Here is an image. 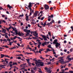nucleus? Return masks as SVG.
Here are the masks:
<instances>
[{
    "label": "nucleus",
    "instance_id": "f257e3e1",
    "mask_svg": "<svg viewBox=\"0 0 73 73\" xmlns=\"http://www.w3.org/2000/svg\"><path fill=\"white\" fill-rule=\"evenodd\" d=\"M12 29H13V31H14L16 33V35L17 36V35H18L19 36H23V35H24V34L23 33L21 34V33H20V32H19L18 33L17 32H18L17 31V30H15V28H13V27H11Z\"/></svg>",
    "mask_w": 73,
    "mask_h": 73
},
{
    "label": "nucleus",
    "instance_id": "f03ea898",
    "mask_svg": "<svg viewBox=\"0 0 73 73\" xmlns=\"http://www.w3.org/2000/svg\"><path fill=\"white\" fill-rule=\"evenodd\" d=\"M31 33H34L33 35L34 36H35V37H33V39H37L38 38L36 37H38V33L36 32H33V31H31Z\"/></svg>",
    "mask_w": 73,
    "mask_h": 73
},
{
    "label": "nucleus",
    "instance_id": "7ed1b4c3",
    "mask_svg": "<svg viewBox=\"0 0 73 73\" xmlns=\"http://www.w3.org/2000/svg\"><path fill=\"white\" fill-rule=\"evenodd\" d=\"M44 66V63L42 62H38L36 65H35V66Z\"/></svg>",
    "mask_w": 73,
    "mask_h": 73
},
{
    "label": "nucleus",
    "instance_id": "20e7f679",
    "mask_svg": "<svg viewBox=\"0 0 73 73\" xmlns=\"http://www.w3.org/2000/svg\"><path fill=\"white\" fill-rule=\"evenodd\" d=\"M41 36L42 37L44 41H47V38L48 39H49V37L48 36H44L43 35H41Z\"/></svg>",
    "mask_w": 73,
    "mask_h": 73
},
{
    "label": "nucleus",
    "instance_id": "39448f33",
    "mask_svg": "<svg viewBox=\"0 0 73 73\" xmlns=\"http://www.w3.org/2000/svg\"><path fill=\"white\" fill-rule=\"evenodd\" d=\"M32 3H31L30 2L28 7H26V8L29 9H30V10H31V9H31V7H32Z\"/></svg>",
    "mask_w": 73,
    "mask_h": 73
},
{
    "label": "nucleus",
    "instance_id": "423d86ee",
    "mask_svg": "<svg viewBox=\"0 0 73 73\" xmlns=\"http://www.w3.org/2000/svg\"><path fill=\"white\" fill-rule=\"evenodd\" d=\"M70 56H71V55L68 56H67V58H66V59H68V61H71V60H73V57L70 58Z\"/></svg>",
    "mask_w": 73,
    "mask_h": 73
},
{
    "label": "nucleus",
    "instance_id": "0eeeda50",
    "mask_svg": "<svg viewBox=\"0 0 73 73\" xmlns=\"http://www.w3.org/2000/svg\"><path fill=\"white\" fill-rule=\"evenodd\" d=\"M26 60L27 61V63L29 64V66H31V63L30 62H29V61H30V59H26Z\"/></svg>",
    "mask_w": 73,
    "mask_h": 73
},
{
    "label": "nucleus",
    "instance_id": "6e6552de",
    "mask_svg": "<svg viewBox=\"0 0 73 73\" xmlns=\"http://www.w3.org/2000/svg\"><path fill=\"white\" fill-rule=\"evenodd\" d=\"M52 17H53V15H51L50 16H48V18L49 19H48V21H50L51 20V19H50V18H52Z\"/></svg>",
    "mask_w": 73,
    "mask_h": 73
},
{
    "label": "nucleus",
    "instance_id": "1a4fd4ad",
    "mask_svg": "<svg viewBox=\"0 0 73 73\" xmlns=\"http://www.w3.org/2000/svg\"><path fill=\"white\" fill-rule=\"evenodd\" d=\"M59 62H60V63H61L62 64H64V59H59Z\"/></svg>",
    "mask_w": 73,
    "mask_h": 73
},
{
    "label": "nucleus",
    "instance_id": "9d476101",
    "mask_svg": "<svg viewBox=\"0 0 73 73\" xmlns=\"http://www.w3.org/2000/svg\"><path fill=\"white\" fill-rule=\"evenodd\" d=\"M44 69L46 70V72H51V73H52V70H50V69H48L47 67H45Z\"/></svg>",
    "mask_w": 73,
    "mask_h": 73
},
{
    "label": "nucleus",
    "instance_id": "9b49d317",
    "mask_svg": "<svg viewBox=\"0 0 73 73\" xmlns=\"http://www.w3.org/2000/svg\"><path fill=\"white\" fill-rule=\"evenodd\" d=\"M33 61H35V63L36 65L38 62V61H40V60H37L36 59V58H35L33 59Z\"/></svg>",
    "mask_w": 73,
    "mask_h": 73
},
{
    "label": "nucleus",
    "instance_id": "f8f14e48",
    "mask_svg": "<svg viewBox=\"0 0 73 73\" xmlns=\"http://www.w3.org/2000/svg\"><path fill=\"white\" fill-rule=\"evenodd\" d=\"M23 31L24 32H26V33H29L31 32V31H30V30H28L25 29H23Z\"/></svg>",
    "mask_w": 73,
    "mask_h": 73
},
{
    "label": "nucleus",
    "instance_id": "ddd939ff",
    "mask_svg": "<svg viewBox=\"0 0 73 73\" xmlns=\"http://www.w3.org/2000/svg\"><path fill=\"white\" fill-rule=\"evenodd\" d=\"M44 8L46 10L48 9L49 8V6L47 5H45L44 6Z\"/></svg>",
    "mask_w": 73,
    "mask_h": 73
},
{
    "label": "nucleus",
    "instance_id": "4468645a",
    "mask_svg": "<svg viewBox=\"0 0 73 73\" xmlns=\"http://www.w3.org/2000/svg\"><path fill=\"white\" fill-rule=\"evenodd\" d=\"M38 13V11H36L34 13V16H33V18H34L35 17H36L37 15V13Z\"/></svg>",
    "mask_w": 73,
    "mask_h": 73
},
{
    "label": "nucleus",
    "instance_id": "2eb2a0df",
    "mask_svg": "<svg viewBox=\"0 0 73 73\" xmlns=\"http://www.w3.org/2000/svg\"><path fill=\"white\" fill-rule=\"evenodd\" d=\"M55 45V46H56V48H58V46H60V43H58V42H57V43H56Z\"/></svg>",
    "mask_w": 73,
    "mask_h": 73
},
{
    "label": "nucleus",
    "instance_id": "dca6fc26",
    "mask_svg": "<svg viewBox=\"0 0 73 73\" xmlns=\"http://www.w3.org/2000/svg\"><path fill=\"white\" fill-rule=\"evenodd\" d=\"M7 6L9 8V9H11V8H13V7L9 5H8Z\"/></svg>",
    "mask_w": 73,
    "mask_h": 73
},
{
    "label": "nucleus",
    "instance_id": "f3484780",
    "mask_svg": "<svg viewBox=\"0 0 73 73\" xmlns=\"http://www.w3.org/2000/svg\"><path fill=\"white\" fill-rule=\"evenodd\" d=\"M47 44V42H44L42 44V45L43 46H45V45H46Z\"/></svg>",
    "mask_w": 73,
    "mask_h": 73
},
{
    "label": "nucleus",
    "instance_id": "a211bd4d",
    "mask_svg": "<svg viewBox=\"0 0 73 73\" xmlns=\"http://www.w3.org/2000/svg\"><path fill=\"white\" fill-rule=\"evenodd\" d=\"M57 40L55 39L54 40V42H53V44H56V43H57Z\"/></svg>",
    "mask_w": 73,
    "mask_h": 73
},
{
    "label": "nucleus",
    "instance_id": "6ab92c4d",
    "mask_svg": "<svg viewBox=\"0 0 73 73\" xmlns=\"http://www.w3.org/2000/svg\"><path fill=\"white\" fill-rule=\"evenodd\" d=\"M62 72H60L59 73H64V72H65V70L64 69H62L61 70Z\"/></svg>",
    "mask_w": 73,
    "mask_h": 73
},
{
    "label": "nucleus",
    "instance_id": "aec40b11",
    "mask_svg": "<svg viewBox=\"0 0 73 73\" xmlns=\"http://www.w3.org/2000/svg\"><path fill=\"white\" fill-rule=\"evenodd\" d=\"M0 56H1V58H3L5 56V55L1 54Z\"/></svg>",
    "mask_w": 73,
    "mask_h": 73
},
{
    "label": "nucleus",
    "instance_id": "412c9836",
    "mask_svg": "<svg viewBox=\"0 0 73 73\" xmlns=\"http://www.w3.org/2000/svg\"><path fill=\"white\" fill-rule=\"evenodd\" d=\"M26 20H27V21H29V19H28V18H29V17H28V16H26Z\"/></svg>",
    "mask_w": 73,
    "mask_h": 73
},
{
    "label": "nucleus",
    "instance_id": "4be33fe9",
    "mask_svg": "<svg viewBox=\"0 0 73 73\" xmlns=\"http://www.w3.org/2000/svg\"><path fill=\"white\" fill-rule=\"evenodd\" d=\"M23 65H24L23 66V68H21V69H22L23 70H24V69H25V66H24L25 65V64H23Z\"/></svg>",
    "mask_w": 73,
    "mask_h": 73
},
{
    "label": "nucleus",
    "instance_id": "5701e85b",
    "mask_svg": "<svg viewBox=\"0 0 73 73\" xmlns=\"http://www.w3.org/2000/svg\"><path fill=\"white\" fill-rule=\"evenodd\" d=\"M25 54H27V55H28V54H33L32 53H29L28 52H25Z\"/></svg>",
    "mask_w": 73,
    "mask_h": 73
},
{
    "label": "nucleus",
    "instance_id": "b1692460",
    "mask_svg": "<svg viewBox=\"0 0 73 73\" xmlns=\"http://www.w3.org/2000/svg\"><path fill=\"white\" fill-rule=\"evenodd\" d=\"M5 60H4V62H6V64H7L8 62L7 61V59H5Z\"/></svg>",
    "mask_w": 73,
    "mask_h": 73
},
{
    "label": "nucleus",
    "instance_id": "393cba45",
    "mask_svg": "<svg viewBox=\"0 0 73 73\" xmlns=\"http://www.w3.org/2000/svg\"><path fill=\"white\" fill-rule=\"evenodd\" d=\"M5 38H8V35H7L6 34L5 35Z\"/></svg>",
    "mask_w": 73,
    "mask_h": 73
},
{
    "label": "nucleus",
    "instance_id": "a878e982",
    "mask_svg": "<svg viewBox=\"0 0 73 73\" xmlns=\"http://www.w3.org/2000/svg\"><path fill=\"white\" fill-rule=\"evenodd\" d=\"M2 9H3V10H5V11H6V9H3V8H2L1 7H0V10H2Z\"/></svg>",
    "mask_w": 73,
    "mask_h": 73
},
{
    "label": "nucleus",
    "instance_id": "bb28decb",
    "mask_svg": "<svg viewBox=\"0 0 73 73\" xmlns=\"http://www.w3.org/2000/svg\"><path fill=\"white\" fill-rule=\"evenodd\" d=\"M24 16V15L22 14L21 15H20L19 16V17H23Z\"/></svg>",
    "mask_w": 73,
    "mask_h": 73
},
{
    "label": "nucleus",
    "instance_id": "cd10ccee",
    "mask_svg": "<svg viewBox=\"0 0 73 73\" xmlns=\"http://www.w3.org/2000/svg\"><path fill=\"white\" fill-rule=\"evenodd\" d=\"M51 24H52V23H50H50H47L46 25H51Z\"/></svg>",
    "mask_w": 73,
    "mask_h": 73
},
{
    "label": "nucleus",
    "instance_id": "c85d7f7f",
    "mask_svg": "<svg viewBox=\"0 0 73 73\" xmlns=\"http://www.w3.org/2000/svg\"><path fill=\"white\" fill-rule=\"evenodd\" d=\"M5 57H8V58H10V56H8V55H5Z\"/></svg>",
    "mask_w": 73,
    "mask_h": 73
},
{
    "label": "nucleus",
    "instance_id": "c756f323",
    "mask_svg": "<svg viewBox=\"0 0 73 73\" xmlns=\"http://www.w3.org/2000/svg\"><path fill=\"white\" fill-rule=\"evenodd\" d=\"M61 27V26L60 25H57L56 26V28H59V27Z\"/></svg>",
    "mask_w": 73,
    "mask_h": 73
},
{
    "label": "nucleus",
    "instance_id": "7c9ffc66",
    "mask_svg": "<svg viewBox=\"0 0 73 73\" xmlns=\"http://www.w3.org/2000/svg\"><path fill=\"white\" fill-rule=\"evenodd\" d=\"M18 37L15 36L13 38V39H14V40H15V39H16V38H18Z\"/></svg>",
    "mask_w": 73,
    "mask_h": 73
},
{
    "label": "nucleus",
    "instance_id": "2f4dec72",
    "mask_svg": "<svg viewBox=\"0 0 73 73\" xmlns=\"http://www.w3.org/2000/svg\"><path fill=\"white\" fill-rule=\"evenodd\" d=\"M30 12H31V13H30L29 16H31V15H32V9H31V10H30Z\"/></svg>",
    "mask_w": 73,
    "mask_h": 73
},
{
    "label": "nucleus",
    "instance_id": "473e14b6",
    "mask_svg": "<svg viewBox=\"0 0 73 73\" xmlns=\"http://www.w3.org/2000/svg\"><path fill=\"white\" fill-rule=\"evenodd\" d=\"M48 48H51V45L49 44L48 46Z\"/></svg>",
    "mask_w": 73,
    "mask_h": 73
},
{
    "label": "nucleus",
    "instance_id": "72a5a7b5",
    "mask_svg": "<svg viewBox=\"0 0 73 73\" xmlns=\"http://www.w3.org/2000/svg\"><path fill=\"white\" fill-rule=\"evenodd\" d=\"M2 29L3 32H6V30H5V29H4L3 28H2Z\"/></svg>",
    "mask_w": 73,
    "mask_h": 73
},
{
    "label": "nucleus",
    "instance_id": "f704fd0d",
    "mask_svg": "<svg viewBox=\"0 0 73 73\" xmlns=\"http://www.w3.org/2000/svg\"><path fill=\"white\" fill-rule=\"evenodd\" d=\"M48 35H49V36H51V33H50V32H49L48 33Z\"/></svg>",
    "mask_w": 73,
    "mask_h": 73
},
{
    "label": "nucleus",
    "instance_id": "c9c22d12",
    "mask_svg": "<svg viewBox=\"0 0 73 73\" xmlns=\"http://www.w3.org/2000/svg\"><path fill=\"white\" fill-rule=\"evenodd\" d=\"M46 25V23H44L43 25V27H45V25Z\"/></svg>",
    "mask_w": 73,
    "mask_h": 73
},
{
    "label": "nucleus",
    "instance_id": "e433bc0d",
    "mask_svg": "<svg viewBox=\"0 0 73 73\" xmlns=\"http://www.w3.org/2000/svg\"><path fill=\"white\" fill-rule=\"evenodd\" d=\"M17 65V63L16 62L13 63V65Z\"/></svg>",
    "mask_w": 73,
    "mask_h": 73
},
{
    "label": "nucleus",
    "instance_id": "4c0bfd02",
    "mask_svg": "<svg viewBox=\"0 0 73 73\" xmlns=\"http://www.w3.org/2000/svg\"><path fill=\"white\" fill-rule=\"evenodd\" d=\"M54 20H52L50 22V23H51V24H52V23H54Z\"/></svg>",
    "mask_w": 73,
    "mask_h": 73
},
{
    "label": "nucleus",
    "instance_id": "58836bf2",
    "mask_svg": "<svg viewBox=\"0 0 73 73\" xmlns=\"http://www.w3.org/2000/svg\"><path fill=\"white\" fill-rule=\"evenodd\" d=\"M31 72H32V73H35V72H34V71H33V70H31Z\"/></svg>",
    "mask_w": 73,
    "mask_h": 73
},
{
    "label": "nucleus",
    "instance_id": "ea45409f",
    "mask_svg": "<svg viewBox=\"0 0 73 73\" xmlns=\"http://www.w3.org/2000/svg\"><path fill=\"white\" fill-rule=\"evenodd\" d=\"M69 73H73V71H69Z\"/></svg>",
    "mask_w": 73,
    "mask_h": 73
},
{
    "label": "nucleus",
    "instance_id": "a19ab883",
    "mask_svg": "<svg viewBox=\"0 0 73 73\" xmlns=\"http://www.w3.org/2000/svg\"><path fill=\"white\" fill-rule=\"evenodd\" d=\"M38 27H40V28H41V26H40V24H37Z\"/></svg>",
    "mask_w": 73,
    "mask_h": 73
},
{
    "label": "nucleus",
    "instance_id": "79ce46f5",
    "mask_svg": "<svg viewBox=\"0 0 73 73\" xmlns=\"http://www.w3.org/2000/svg\"><path fill=\"white\" fill-rule=\"evenodd\" d=\"M16 47H13L11 48V49H16Z\"/></svg>",
    "mask_w": 73,
    "mask_h": 73
},
{
    "label": "nucleus",
    "instance_id": "37998d69",
    "mask_svg": "<svg viewBox=\"0 0 73 73\" xmlns=\"http://www.w3.org/2000/svg\"><path fill=\"white\" fill-rule=\"evenodd\" d=\"M40 58L41 59H42V60H44V58H43V57H41V56H40Z\"/></svg>",
    "mask_w": 73,
    "mask_h": 73
},
{
    "label": "nucleus",
    "instance_id": "c03bdc74",
    "mask_svg": "<svg viewBox=\"0 0 73 73\" xmlns=\"http://www.w3.org/2000/svg\"><path fill=\"white\" fill-rule=\"evenodd\" d=\"M36 41H38V42H40V41H41V40H40L39 39H37L36 40Z\"/></svg>",
    "mask_w": 73,
    "mask_h": 73
},
{
    "label": "nucleus",
    "instance_id": "a18cd8bd",
    "mask_svg": "<svg viewBox=\"0 0 73 73\" xmlns=\"http://www.w3.org/2000/svg\"><path fill=\"white\" fill-rule=\"evenodd\" d=\"M41 45H40V44H38V48H40V46Z\"/></svg>",
    "mask_w": 73,
    "mask_h": 73
},
{
    "label": "nucleus",
    "instance_id": "49530a36",
    "mask_svg": "<svg viewBox=\"0 0 73 73\" xmlns=\"http://www.w3.org/2000/svg\"><path fill=\"white\" fill-rule=\"evenodd\" d=\"M47 50H48V51H51V50H50V49H49V48H47L46 49Z\"/></svg>",
    "mask_w": 73,
    "mask_h": 73
},
{
    "label": "nucleus",
    "instance_id": "de8ad7c7",
    "mask_svg": "<svg viewBox=\"0 0 73 73\" xmlns=\"http://www.w3.org/2000/svg\"><path fill=\"white\" fill-rule=\"evenodd\" d=\"M38 38H40V39L41 40H42V41L43 40V38H41L40 37H39Z\"/></svg>",
    "mask_w": 73,
    "mask_h": 73
},
{
    "label": "nucleus",
    "instance_id": "09e8293b",
    "mask_svg": "<svg viewBox=\"0 0 73 73\" xmlns=\"http://www.w3.org/2000/svg\"><path fill=\"white\" fill-rule=\"evenodd\" d=\"M17 58L18 59V60H20V59H21V57H18Z\"/></svg>",
    "mask_w": 73,
    "mask_h": 73
},
{
    "label": "nucleus",
    "instance_id": "8fccbe9b",
    "mask_svg": "<svg viewBox=\"0 0 73 73\" xmlns=\"http://www.w3.org/2000/svg\"><path fill=\"white\" fill-rule=\"evenodd\" d=\"M2 22H3V23H6V21H5L3 20H1Z\"/></svg>",
    "mask_w": 73,
    "mask_h": 73
},
{
    "label": "nucleus",
    "instance_id": "3c124183",
    "mask_svg": "<svg viewBox=\"0 0 73 73\" xmlns=\"http://www.w3.org/2000/svg\"><path fill=\"white\" fill-rule=\"evenodd\" d=\"M44 19V17H42L41 18V20H43Z\"/></svg>",
    "mask_w": 73,
    "mask_h": 73
},
{
    "label": "nucleus",
    "instance_id": "603ef678",
    "mask_svg": "<svg viewBox=\"0 0 73 73\" xmlns=\"http://www.w3.org/2000/svg\"><path fill=\"white\" fill-rule=\"evenodd\" d=\"M3 41L4 42H7V40H6V39H3Z\"/></svg>",
    "mask_w": 73,
    "mask_h": 73
},
{
    "label": "nucleus",
    "instance_id": "864d4df0",
    "mask_svg": "<svg viewBox=\"0 0 73 73\" xmlns=\"http://www.w3.org/2000/svg\"><path fill=\"white\" fill-rule=\"evenodd\" d=\"M67 62H69V61H67L64 62V64H66V63H67Z\"/></svg>",
    "mask_w": 73,
    "mask_h": 73
},
{
    "label": "nucleus",
    "instance_id": "5fc2aeb1",
    "mask_svg": "<svg viewBox=\"0 0 73 73\" xmlns=\"http://www.w3.org/2000/svg\"><path fill=\"white\" fill-rule=\"evenodd\" d=\"M70 28L71 29H72V31H73V27L72 26Z\"/></svg>",
    "mask_w": 73,
    "mask_h": 73
},
{
    "label": "nucleus",
    "instance_id": "6e6d98bb",
    "mask_svg": "<svg viewBox=\"0 0 73 73\" xmlns=\"http://www.w3.org/2000/svg\"><path fill=\"white\" fill-rule=\"evenodd\" d=\"M11 28H12V26H10V27L9 28V29H11Z\"/></svg>",
    "mask_w": 73,
    "mask_h": 73
},
{
    "label": "nucleus",
    "instance_id": "4d7b16f0",
    "mask_svg": "<svg viewBox=\"0 0 73 73\" xmlns=\"http://www.w3.org/2000/svg\"><path fill=\"white\" fill-rule=\"evenodd\" d=\"M48 3L49 4H51V3H52V1H49Z\"/></svg>",
    "mask_w": 73,
    "mask_h": 73
},
{
    "label": "nucleus",
    "instance_id": "13d9d810",
    "mask_svg": "<svg viewBox=\"0 0 73 73\" xmlns=\"http://www.w3.org/2000/svg\"><path fill=\"white\" fill-rule=\"evenodd\" d=\"M51 64V63H50V62L49 63H48L47 64V65H50V64Z\"/></svg>",
    "mask_w": 73,
    "mask_h": 73
},
{
    "label": "nucleus",
    "instance_id": "bf43d9fd",
    "mask_svg": "<svg viewBox=\"0 0 73 73\" xmlns=\"http://www.w3.org/2000/svg\"><path fill=\"white\" fill-rule=\"evenodd\" d=\"M58 24H60L61 23V21H59L58 22Z\"/></svg>",
    "mask_w": 73,
    "mask_h": 73
},
{
    "label": "nucleus",
    "instance_id": "052dcab7",
    "mask_svg": "<svg viewBox=\"0 0 73 73\" xmlns=\"http://www.w3.org/2000/svg\"><path fill=\"white\" fill-rule=\"evenodd\" d=\"M17 45H18V46H20V44L19 43H18L17 44Z\"/></svg>",
    "mask_w": 73,
    "mask_h": 73
},
{
    "label": "nucleus",
    "instance_id": "680f3d73",
    "mask_svg": "<svg viewBox=\"0 0 73 73\" xmlns=\"http://www.w3.org/2000/svg\"><path fill=\"white\" fill-rule=\"evenodd\" d=\"M64 52H66L67 51V50H66V49H64Z\"/></svg>",
    "mask_w": 73,
    "mask_h": 73
},
{
    "label": "nucleus",
    "instance_id": "e2e57ef3",
    "mask_svg": "<svg viewBox=\"0 0 73 73\" xmlns=\"http://www.w3.org/2000/svg\"><path fill=\"white\" fill-rule=\"evenodd\" d=\"M9 45H12V43L11 42H10L9 43Z\"/></svg>",
    "mask_w": 73,
    "mask_h": 73
},
{
    "label": "nucleus",
    "instance_id": "0e129e2a",
    "mask_svg": "<svg viewBox=\"0 0 73 73\" xmlns=\"http://www.w3.org/2000/svg\"><path fill=\"white\" fill-rule=\"evenodd\" d=\"M72 31V30H69L68 31V33H70V32H71Z\"/></svg>",
    "mask_w": 73,
    "mask_h": 73
},
{
    "label": "nucleus",
    "instance_id": "69168bd1",
    "mask_svg": "<svg viewBox=\"0 0 73 73\" xmlns=\"http://www.w3.org/2000/svg\"><path fill=\"white\" fill-rule=\"evenodd\" d=\"M68 70V68H65V70Z\"/></svg>",
    "mask_w": 73,
    "mask_h": 73
},
{
    "label": "nucleus",
    "instance_id": "338daca9",
    "mask_svg": "<svg viewBox=\"0 0 73 73\" xmlns=\"http://www.w3.org/2000/svg\"><path fill=\"white\" fill-rule=\"evenodd\" d=\"M50 10H53V7H51L50 8Z\"/></svg>",
    "mask_w": 73,
    "mask_h": 73
},
{
    "label": "nucleus",
    "instance_id": "774afa93",
    "mask_svg": "<svg viewBox=\"0 0 73 73\" xmlns=\"http://www.w3.org/2000/svg\"><path fill=\"white\" fill-rule=\"evenodd\" d=\"M28 27H31V25H28Z\"/></svg>",
    "mask_w": 73,
    "mask_h": 73
}]
</instances>
